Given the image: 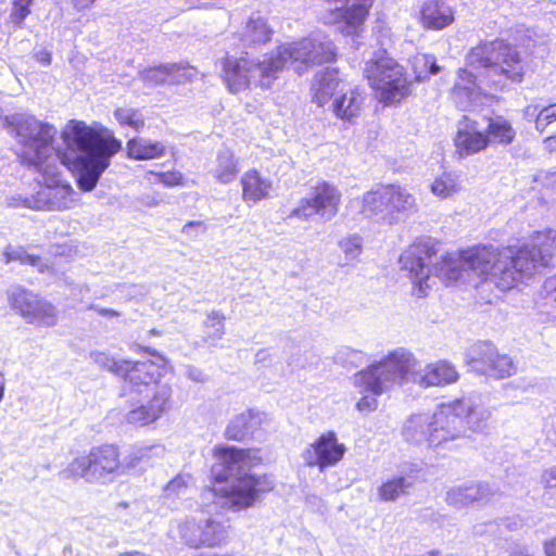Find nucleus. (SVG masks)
Returning <instances> with one entry per match:
<instances>
[{
  "label": "nucleus",
  "mask_w": 556,
  "mask_h": 556,
  "mask_svg": "<svg viewBox=\"0 0 556 556\" xmlns=\"http://www.w3.org/2000/svg\"><path fill=\"white\" fill-rule=\"evenodd\" d=\"M362 203L366 217L392 225L414 210L415 199L406 189L390 185L366 192Z\"/></svg>",
  "instance_id": "obj_9"
},
{
  "label": "nucleus",
  "mask_w": 556,
  "mask_h": 556,
  "mask_svg": "<svg viewBox=\"0 0 556 556\" xmlns=\"http://www.w3.org/2000/svg\"><path fill=\"white\" fill-rule=\"evenodd\" d=\"M147 452H153L154 456L163 457L165 454V447L161 444L134 446L129 454L126 455L123 460H121V473L125 472V470H130L139 466H143L146 455L144 453Z\"/></svg>",
  "instance_id": "obj_33"
},
{
  "label": "nucleus",
  "mask_w": 556,
  "mask_h": 556,
  "mask_svg": "<svg viewBox=\"0 0 556 556\" xmlns=\"http://www.w3.org/2000/svg\"><path fill=\"white\" fill-rule=\"evenodd\" d=\"M454 141L459 154L471 155L488 147L489 137L479 128L476 121L463 116L458 122Z\"/></svg>",
  "instance_id": "obj_18"
},
{
  "label": "nucleus",
  "mask_w": 556,
  "mask_h": 556,
  "mask_svg": "<svg viewBox=\"0 0 556 556\" xmlns=\"http://www.w3.org/2000/svg\"><path fill=\"white\" fill-rule=\"evenodd\" d=\"M216 463L211 473L216 482H226L215 489L218 505L232 511L254 506L261 497L274 489V481L266 475L250 473V451L236 447L217 448Z\"/></svg>",
  "instance_id": "obj_5"
},
{
  "label": "nucleus",
  "mask_w": 556,
  "mask_h": 556,
  "mask_svg": "<svg viewBox=\"0 0 556 556\" xmlns=\"http://www.w3.org/2000/svg\"><path fill=\"white\" fill-rule=\"evenodd\" d=\"M364 75L369 85L380 92V100L386 104L401 101L408 90L404 68L388 56L386 50H379L366 62Z\"/></svg>",
  "instance_id": "obj_8"
},
{
  "label": "nucleus",
  "mask_w": 556,
  "mask_h": 556,
  "mask_svg": "<svg viewBox=\"0 0 556 556\" xmlns=\"http://www.w3.org/2000/svg\"><path fill=\"white\" fill-rule=\"evenodd\" d=\"M468 68L459 70L466 89L504 90L510 84H520L526 73V62L516 47L503 40L482 42L466 56Z\"/></svg>",
  "instance_id": "obj_6"
},
{
  "label": "nucleus",
  "mask_w": 556,
  "mask_h": 556,
  "mask_svg": "<svg viewBox=\"0 0 556 556\" xmlns=\"http://www.w3.org/2000/svg\"><path fill=\"white\" fill-rule=\"evenodd\" d=\"M260 425L261 418L258 414L254 413L252 409H249L248 412L235 416L230 420L226 428L225 434L229 440L243 441L248 438H251L255 430L258 429Z\"/></svg>",
  "instance_id": "obj_24"
},
{
  "label": "nucleus",
  "mask_w": 556,
  "mask_h": 556,
  "mask_svg": "<svg viewBox=\"0 0 556 556\" xmlns=\"http://www.w3.org/2000/svg\"><path fill=\"white\" fill-rule=\"evenodd\" d=\"M413 486V478L399 476L387 480L378 489V495L383 502H395L403 495H407Z\"/></svg>",
  "instance_id": "obj_31"
},
{
  "label": "nucleus",
  "mask_w": 556,
  "mask_h": 556,
  "mask_svg": "<svg viewBox=\"0 0 556 556\" xmlns=\"http://www.w3.org/2000/svg\"><path fill=\"white\" fill-rule=\"evenodd\" d=\"M545 553L547 556H556V538L545 544Z\"/></svg>",
  "instance_id": "obj_64"
},
{
  "label": "nucleus",
  "mask_w": 556,
  "mask_h": 556,
  "mask_svg": "<svg viewBox=\"0 0 556 556\" xmlns=\"http://www.w3.org/2000/svg\"><path fill=\"white\" fill-rule=\"evenodd\" d=\"M431 191L440 198H448L458 191V185L451 173H444L431 184Z\"/></svg>",
  "instance_id": "obj_40"
},
{
  "label": "nucleus",
  "mask_w": 556,
  "mask_h": 556,
  "mask_svg": "<svg viewBox=\"0 0 556 556\" xmlns=\"http://www.w3.org/2000/svg\"><path fill=\"white\" fill-rule=\"evenodd\" d=\"M7 294L11 308L28 323L46 327L56 324L54 306L34 292L21 286H11Z\"/></svg>",
  "instance_id": "obj_12"
},
{
  "label": "nucleus",
  "mask_w": 556,
  "mask_h": 556,
  "mask_svg": "<svg viewBox=\"0 0 556 556\" xmlns=\"http://www.w3.org/2000/svg\"><path fill=\"white\" fill-rule=\"evenodd\" d=\"M346 85L339 78V72L333 67H326L315 74L312 83L311 91L313 94V102L319 106H324L334 97L340 94V90L344 91Z\"/></svg>",
  "instance_id": "obj_19"
},
{
  "label": "nucleus",
  "mask_w": 556,
  "mask_h": 556,
  "mask_svg": "<svg viewBox=\"0 0 556 556\" xmlns=\"http://www.w3.org/2000/svg\"><path fill=\"white\" fill-rule=\"evenodd\" d=\"M5 262L18 261L22 264H27L34 267H38L39 271H43L41 258L37 255L28 254L23 248H8L4 252Z\"/></svg>",
  "instance_id": "obj_43"
},
{
  "label": "nucleus",
  "mask_w": 556,
  "mask_h": 556,
  "mask_svg": "<svg viewBox=\"0 0 556 556\" xmlns=\"http://www.w3.org/2000/svg\"><path fill=\"white\" fill-rule=\"evenodd\" d=\"M457 379L458 374L450 363L441 361L421 368L414 354L404 348L391 351L383 359L354 376L355 384L374 395L382 394L394 384L413 382L428 388L453 383Z\"/></svg>",
  "instance_id": "obj_4"
},
{
  "label": "nucleus",
  "mask_w": 556,
  "mask_h": 556,
  "mask_svg": "<svg viewBox=\"0 0 556 556\" xmlns=\"http://www.w3.org/2000/svg\"><path fill=\"white\" fill-rule=\"evenodd\" d=\"M34 58L37 62L41 63L42 65L47 66L51 63V53L47 51L46 49H40L34 53Z\"/></svg>",
  "instance_id": "obj_57"
},
{
  "label": "nucleus",
  "mask_w": 556,
  "mask_h": 556,
  "mask_svg": "<svg viewBox=\"0 0 556 556\" xmlns=\"http://www.w3.org/2000/svg\"><path fill=\"white\" fill-rule=\"evenodd\" d=\"M121 468L117 447L113 444H104L91 448L87 456L75 458L59 472V478L61 480L83 478L89 483H108L114 479L115 475L121 473Z\"/></svg>",
  "instance_id": "obj_7"
},
{
  "label": "nucleus",
  "mask_w": 556,
  "mask_h": 556,
  "mask_svg": "<svg viewBox=\"0 0 556 556\" xmlns=\"http://www.w3.org/2000/svg\"><path fill=\"white\" fill-rule=\"evenodd\" d=\"M464 414L465 400L441 404L431 415L430 446L447 445L450 442L467 437Z\"/></svg>",
  "instance_id": "obj_11"
},
{
  "label": "nucleus",
  "mask_w": 556,
  "mask_h": 556,
  "mask_svg": "<svg viewBox=\"0 0 556 556\" xmlns=\"http://www.w3.org/2000/svg\"><path fill=\"white\" fill-rule=\"evenodd\" d=\"M165 367V358L156 355V361H138L131 362L127 359V370L123 372V378L127 386L125 392L129 395H142L146 397L161 387L159 380L163 375Z\"/></svg>",
  "instance_id": "obj_13"
},
{
  "label": "nucleus",
  "mask_w": 556,
  "mask_h": 556,
  "mask_svg": "<svg viewBox=\"0 0 556 556\" xmlns=\"http://www.w3.org/2000/svg\"><path fill=\"white\" fill-rule=\"evenodd\" d=\"M541 482L545 486V492L543 493V502L547 506H555L556 502H552L553 495L556 494V467H551L545 469L541 476Z\"/></svg>",
  "instance_id": "obj_47"
},
{
  "label": "nucleus",
  "mask_w": 556,
  "mask_h": 556,
  "mask_svg": "<svg viewBox=\"0 0 556 556\" xmlns=\"http://www.w3.org/2000/svg\"><path fill=\"white\" fill-rule=\"evenodd\" d=\"M138 75L148 87H157L168 84L167 64L144 68L140 71Z\"/></svg>",
  "instance_id": "obj_38"
},
{
  "label": "nucleus",
  "mask_w": 556,
  "mask_h": 556,
  "mask_svg": "<svg viewBox=\"0 0 556 556\" xmlns=\"http://www.w3.org/2000/svg\"><path fill=\"white\" fill-rule=\"evenodd\" d=\"M542 292L545 294L547 299H551L556 302V275L545 279L542 287Z\"/></svg>",
  "instance_id": "obj_54"
},
{
  "label": "nucleus",
  "mask_w": 556,
  "mask_h": 556,
  "mask_svg": "<svg viewBox=\"0 0 556 556\" xmlns=\"http://www.w3.org/2000/svg\"><path fill=\"white\" fill-rule=\"evenodd\" d=\"M166 147L162 142L143 137H135L127 142V154L135 160H151L165 155Z\"/></svg>",
  "instance_id": "obj_27"
},
{
  "label": "nucleus",
  "mask_w": 556,
  "mask_h": 556,
  "mask_svg": "<svg viewBox=\"0 0 556 556\" xmlns=\"http://www.w3.org/2000/svg\"><path fill=\"white\" fill-rule=\"evenodd\" d=\"M496 348L490 342H479L469 352L468 365L478 375L490 372Z\"/></svg>",
  "instance_id": "obj_29"
},
{
  "label": "nucleus",
  "mask_w": 556,
  "mask_h": 556,
  "mask_svg": "<svg viewBox=\"0 0 556 556\" xmlns=\"http://www.w3.org/2000/svg\"><path fill=\"white\" fill-rule=\"evenodd\" d=\"M89 309H94L98 312V314L102 315V316H109V317H117L119 316V313L115 309H112V308H103V307H99L97 305H93L91 304L89 306Z\"/></svg>",
  "instance_id": "obj_60"
},
{
  "label": "nucleus",
  "mask_w": 556,
  "mask_h": 556,
  "mask_svg": "<svg viewBox=\"0 0 556 556\" xmlns=\"http://www.w3.org/2000/svg\"><path fill=\"white\" fill-rule=\"evenodd\" d=\"M485 135L489 137V143L494 141L501 144H509L513 142L516 131L507 119L496 116L489 119Z\"/></svg>",
  "instance_id": "obj_32"
},
{
  "label": "nucleus",
  "mask_w": 556,
  "mask_h": 556,
  "mask_svg": "<svg viewBox=\"0 0 556 556\" xmlns=\"http://www.w3.org/2000/svg\"><path fill=\"white\" fill-rule=\"evenodd\" d=\"M29 13H30L29 7L14 0L12 11L10 13V21L15 26L21 27L24 20L29 15Z\"/></svg>",
  "instance_id": "obj_51"
},
{
  "label": "nucleus",
  "mask_w": 556,
  "mask_h": 556,
  "mask_svg": "<svg viewBox=\"0 0 556 556\" xmlns=\"http://www.w3.org/2000/svg\"><path fill=\"white\" fill-rule=\"evenodd\" d=\"M378 401L374 396H363L356 404L359 412H372L377 408Z\"/></svg>",
  "instance_id": "obj_55"
},
{
  "label": "nucleus",
  "mask_w": 556,
  "mask_h": 556,
  "mask_svg": "<svg viewBox=\"0 0 556 556\" xmlns=\"http://www.w3.org/2000/svg\"><path fill=\"white\" fill-rule=\"evenodd\" d=\"M190 480L191 478L189 476H176L165 485L163 490L164 496L167 498H172L186 495Z\"/></svg>",
  "instance_id": "obj_46"
},
{
  "label": "nucleus",
  "mask_w": 556,
  "mask_h": 556,
  "mask_svg": "<svg viewBox=\"0 0 556 556\" xmlns=\"http://www.w3.org/2000/svg\"><path fill=\"white\" fill-rule=\"evenodd\" d=\"M29 197H22V195H16V197H10L7 199V203H8V206L10 207H27L25 201L28 200Z\"/></svg>",
  "instance_id": "obj_58"
},
{
  "label": "nucleus",
  "mask_w": 556,
  "mask_h": 556,
  "mask_svg": "<svg viewBox=\"0 0 556 556\" xmlns=\"http://www.w3.org/2000/svg\"><path fill=\"white\" fill-rule=\"evenodd\" d=\"M156 181L166 187H176L184 185V176L178 170L156 173Z\"/></svg>",
  "instance_id": "obj_50"
},
{
  "label": "nucleus",
  "mask_w": 556,
  "mask_h": 556,
  "mask_svg": "<svg viewBox=\"0 0 556 556\" xmlns=\"http://www.w3.org/2000/svg\"><path fill=\"white\" fill-rule=\"evenodd\" d=\"M42 175V182L51 184L50 194V211H61L67 208V198L71 194L72 188L68 185H61L60 172L58 170L55 181H52V177L45 172H39Z\"/></svg>",
  "instance_id": "obj_34"
},
{
  "label": "nucleus",
  "mask_w": 556,
  "mask_h": 556,
  "mask_svg": "<svg viewBox=\"0 0 556 556\" xmlns=\"http://www.w3.org/2000/svg\"><path fill=\"white\" fill-rule=\"evenodd\" d=\"M339 247L348 261L356 260L363 250V239L358 235L348 236L339 241Z\"/></svg>",
  "instance_id": "obj_44"
},
{
  "label": "nucleus",
  "mask_w": 556,
  "mask_h": 556,
  "mask_svg": "<svg viewBox=\"0 0 556 556\" xmlns=\"http://www.w3.org/2000/svg\"><path fill=\"white\" fill-rule=\"evenodd\" d=\"M491 416V412L479 405H471L468 401L465 400V414H464V422L468 430L480 431L484 428L488 419Z\"/></svg>",
  "instance_id": "obj_35"
},
{
  "label": "nucleus",
  "mask_w": 556,
  "mask_h": 556,
  "mask_svg": "<svg viewBox=\"0 0 556 556\" xmlns=\"http://www.w3.org/2000/svg\"><path fill=\"white\" fill-rule=\"evenodd\" d=\"M432 429L431 415H412L403 427V437L407 442L420 444L428 442L430 445V432Z\"/></svg>",
  "instance_id": "obj_25"
},
{
  "label": "nucleus",
  "mask_w": 556,
  "mask_h": 556,
  "mask_svg": "<svg viewBox=\"0 0 556 556\" xmlns=\"http://www.w3.org/2000/svg\"><path fill=\"white\" fill-rule=\"evenodd\" d=\"M548 439L556 444V415L551 418L549 429L547 431Z\"/></svg>",
  "instance_id": "obj_63"
},
{
  "label": "nucleus",
  "mask_w": 556,
  "mask_h": 556,
  "mask_svg": "<svg viewBox=\"0 0 556 556\" xmlns=\"http://www.w3.org/2000/svg\"><path fill=\"white\" fill-rule=\"evenodd\" d=\"M206 225L202 220H190L184 225L181 232L188 237H197L199 232H205Z\"/></svg>",
  "instance_id": "obj_52"
},
{
  "label": "nucleus",
  "mask_w": 556,
  "mask_h": 556,
  "mask_svg": "<svg viewBox=\"0 0 556 556\" xmlns=\"http://www.w3.org/2000/svg\"><path fill=\"white\" fill-rule=\"evenodd\" d=\"M453 8L442 0H428L420 11V21L425 28L441 30L454 22Z\"/></svg>",
  "instance_id": "obj_21"
},
{
  "label": "nucleus",
  "mask_w": 556,
  "mask_h": 556,
  "mask_svg": "<svg viewBox=\"0 0 556 556\" xmlns=\"http://www.w3.org/2000/svg\"><path fill=\"white\" fill-rule=\"evenodd\" d=\"M270 359V353L267 349H261L255 354V363L263 364Z\"/></svg>",
  "instance_id": "obj_62"
},
{
  "label": "nucleus",
  "mask_w": 556,
  "mask_h": 556,
  "mask_svg": "<svg viewBox=\"0 0 556 556\" xmlns=\"http://www.w3.org/2000/svg\"><path fill=\"white\" fill-rule=\"evenodd\" d=\"M333 362L343 367H358L365 361V353L351 346H340L333 355Z\"/></svg>",
  "instance_id": "obj_37"
},
{
  "label": "nucleus",
  "mask_w": 556,
  "mask_h": 556,
  "mask_svg": "<svg viewBox=\"0 0 556 556\" xmlns=\"http://www.w3.org/2000/svg\"><path fill=\"white\" fill-rule=\"evenodd\" d=\"M212 173L220 184H229L236 179L239 173L238 161L230 150L225 149L218 152L216 165Z\"/></svg>",
  "instance_id": "obj_30"
},
{
  "label": "nucleus",
  "mask_w": 556,
  "mask_h": 556,
  "mask_svg": "<svg viewBox=\"0 0 556 556\" xmlns=\"http://www.w3.org/2000/svg\"><path fill=\"white\" fill-rule=\"evenodd\" d=\"M168 72V85H180L193 80L197 72L193 67L184 64L166 63Z\"/></svg>",
  "instance_id": "obj_42"
},
{
  "label": "nucleus",
  "mask_w": 556,
  "mask_h": 556,
  "mask_svg": "<svg viewBox=\"0 0 556 556\" xmlns=\"http://www.w3.org/2000/svg\"><path fill=\"white\" fill-rule=\"evenodd\" d=\"M186 375L190 380H192L194 382H204L205 381L204 372L195 366H188L186 369Z\"/></svg>",
  "instance_id": "obj_56"
},
{
  "label": "nucleus",
  "mask_w": 556,
  "mask_h": 556,
  "mask_svg": "<svg viewBox=\"0 0 556 556\" xmlns=\"http://www.w3.org/2000/svg\"><path fill=\"white\" fill-rule=\"evenodd\" d=\"M224 315L212 311L203 323V334L200 341L194 342L195 346L216 348L218 341L225 334Z\"/></svg>",
  "instance_id": "obj_28"
},
{
  "label": "nucleus",
  "mask_w": 556,
  "mask_h": 556,
  "mask_svg": "<svg viewBox=\"0 0 556 556\" xmlns=\"http://www.w3.org/2000/svg\"><path fill=\"white\" fill-rule=\"evenodd\" d=\"M45 185L46 186L41 187L35 195L29 197V199L25 201L28 208L50 211L51 184L48 181V184Z\"/></svg>",
  "instance_id": "obj_48"
},
{
  "label": "nucleus",
  "mask_w": 556,
  "mask_h": 556,
  "mask_svg": "<svg viewBox=\"0 0 556 556\" xmlns=\"http://www.w3.org/2000/svg\"><path fill=\"white\" fill-rule=\"evenodd\" d=\"M341 192L332 184L327 181L318 182L311 188L307 197L302 198L296 207L288 215V218L308 220L317 215L324 222L331 220L339 212Z\"/></svg>",
  "instance_id": "obj_10"
},
{
  "label": "nucleus",
  "mask_w": 556,
  "mask_h": 556,
  "mask_svg": "<svg viewBox=\"0 0 556 556\" xmlns=\"http://www.w3.org/2000/svg\"><path fill=\"white\" fill-rule=\"evenodd\" d=\"M242 186V200L247 203H257L270 198L273 182L263 177L256 169H249L240 179Z\"/></svg>",
  "instance_id": "obj_22"
},
{
  "label": "nucleus",
  "mask_w": 556,
  "mask_h": 556,
  "mask_svg": "<svg viewBox=\"0 0 556 556\" xmlns=\"http://www.w3.org/2000/svg\"><path fill=\"white\" fill-rule=\"evenodd\" d=\"M97 0H71V3L77 11L90 8Z\"/></svg>",
  "instance_id": "obj_61"
},
{
  "label": "nucleus",
  "mask_w": 556,
  "mask_h": 556,
  "mask_svg": "<svg viewBox=\"0 0 556 556\" xmlns=\"http://www.w3.org/2000/svg\"><path fill=\"white\" fill-rule=\"evenodd\" d=\"M90 357L99 367L108 369L116 376L123 377V372L127 370V359L116 361L102 352H92Z\"/></svg>",
  "instance_id": "obj_41"
},
{
  "label": "nucleus",
  "mask_w": 556,
  "mask_h": 556,
  "mask_svg": "<svg viewBox=\"0 0 556 556\" xmlns=\"http://www.w3.org/2000/svg\"><path fill=\"white\" fill-rule=\"evenodd\" d=\"M551 233H538L516 252L509 247L498 250L493 245H483L444 255L440 263H433L438 253L437 243L431 238H424L409 245L399 262L401 269L407 271L418 287L419 296L426 295L431 274L445 283L463 282L478 287L480 281H485L506 291L517 281L532 276L540 267L549 266L554 254Z\"/></svg>",
  "instance_id": "obj_1"
},
{
  "label": "nucleus",
  "mask_w": 556,
  "mask_h": 556,
  "mask_svg": "<svg viewBox=\"0 0 556 556\" xmlns=\"http://www.w3.org/2000/svg\"><path fill=\"white\" fill-rule=\"evenodd\" d=\"M229 526L213 518L188 521L182 538L190 547H213L223 544L228 538Z\"/></svg>",
  "instance_id": "obj_15"
},
{
  "label": "nucleus",
  "mask_w": 556,
  "mask_h": 556,
  "mask_svg": "<svg viewBox=\"0 0 556 556\" xmlns=\"http://www.w3.org/2000/svg\"><path fill=\"white\" fill-rule=\"evenodd\" d=\"M336 56L333 42L327 36L315 33L308 38L281 46L276 53L264 54L262 59L226 56L223 60V78L232 93L251 86L269 88L288 64L302 75L308 66L332 62Z\"/></svg>",
  "instance_id": "obj_3"
},
{
  "label": "nucleus",
  "mask_w": 556,
  "mask_h": 556,
  "mask_svg": "<svg viewBox=\"0 0 556 556\" xmlns=\"http://www.w3.org/2000/svg\"><path fill=\"white\" fill-rule=\"evenodd\" d=\"M271 29L265 18L258 13H253L241 31V41L244 46H256L270 39Z\"/></svg>",
  "instance_id": "obj_26"
},
{
  "label": "nucleus",
  "mask_w": 556,
  "mask_h": 556,
  "mask_svg": "<svg viewBox=\"0 0 556 556\" xmlns=\"http://www.w3.org/2000/svg\"><path fill=\"white\" fill-rule=\"evenodd\" d=\"M124 395L131 397L130 409L125 415L127 424L143 427L157 420L169 407V400L172 396V389L162 384L159 387L150 397L135 400L134 394L129 395L125 392Z\"/></svg>",
  "instance_id": "obj_14"
},
{
  "label": "nucleus",
  "mask_w": 556,
  "mask_h": 556,
  "mask_svg": "<svg viewBox=\"0 0 556 556\" xmlns=\"http://www.w3.org/2000/svg\"><path fill=\"white\" fill-rule=\"evenodd\" d=\"M350 1L351 0H327V2L334 4L330 10L336 13V17L345 22L346 33L354 34L368 15L371 1H354L349 5Z\"/></svg>",
  "instance_id": "obj_20"
},
{
  "label": "nucleus",
  "mask_w": 556,
  "mask_h": 556,
  "mask_svg": "<svg viewBox=\"0 0 556 556\" xmlns=\"http://www.w3.org/2000/svg\"><path fill=\"white\" fill-rule=\"evenodd\" d=\"M515 371L516 368L511 358L507 355H500L495 350V357L492 359L490 372H486L485 376L503 379L514 375Z\"/></svg>",
  "instance_id": "obj_39"
},
{
  "label": "nucleus",
  "mask_w": 556,
  "mask_h": 556,
  "mask_svg": "<svg viewBox=\"0 0 556 556\" xmlns=\"http://www.w3.org/2000/svg\"><path fill=\"white\" fill-rule=\"evenodd\" d=\"M498 523H500V527L503 526L509 531L518 530L521 527V520H519V519H514V520L503 519Z\"/></svg>",
  "instance_id": "obj_59"
},
{
  "label": "nucleus",
  "mask_w": 556,
  "mask_h": 556,
  "mask_svg": "<svg viewBox=\"0 0 556 556\" xmlns=\"http://www.w3.org/2000/svg\"><path fill=\"white\" fill-rule=\"evenodd\" d=\"M556 121V103L542 108L535 118V129L544 132L546 127Z\"/></svg>",
  "instance_id": "obj_49"
},
{
  "label": "nucleus",
  "mask_w": 556,
  "mask_h": 556,
  "mask_svg": "<svg viewBox=\"0 0 556 556\" xmlns=\"http://www.w3.org/2000/svg\"><path fill=\"white\" fill-rule=\"evenodd\" d=\"M412 66L418 81H425L430 76L437 75L441 70L435 58L431 54L415 55L412 60Z\"/></svg>",
  "instance_id": "obj_36"
},
{
  "label": "nucleus",
  "mask_w": 556,
  "mask_h": 556,
  "mask_svg": "<svg viewBox=\"0 0 556 556\" xmlns=\"http://www.w3.org/2000/svg\"><path fill=\"white\" fill-rule=\"evenodd\" d=\"M500 528V523L497 521H488L476 523L472 528V531L476 535L482 536L485 534H495Z\"/></svg>",
  "instance_id": "obj_53"
},
{
  "label": "nucleus",
  "mask_w": 556,
  "mask_h": 556,
  "mask_svg": "<svg viewBox=\"0 0 556 556\" xmlns=\"http://www.w3.org/2000/svg\"><path fill=\"white\" fill-rule=\"evenodd\" d=\"M345 453V446L338 442L333 431L320 435L302 454L305 464L309 467L317 466L320 470L334 466Z\"/></svg>",
  "instance_id": "obj_16"
},
{
  "label": "nucleus",
  "mask_w": 556,
  "mask_h": 556,
  "mask_svg": "<svg viewBox=\"0 0 556 556\" xmlns=\"http://www.w3.org/2000/svg\"><path fill=\"white\" fill-rule=\"evenodd\" d=\"M7 122L23 147V163L37 172L49 174L55 181L58 162L61 161L74 168L77 186L84 192L97 187L112 157L122 149L121 140L109 130L96 131L81 122H73L63 134L66 151L53 153L52 143L56 135L53 125L40 122L30 114H14L7 117Z\"/></svg>",
  "instance_id": "obj_2"
},
{
  "label": "nucleus",
  "mask_w": 556,
  "mask_h": 556,
  "mask_svg": "<svg viewBox=\"0 0 556 556\" xmlns=\"http://www.w3.org/2000/svg\"><path fill=\"white\" fill-rule=\"evenodd\" d=\"M497 495L498 488L483 482H470L451 488L445 501L450 506L462 509L472 504H485Z\"/></svg>",
  "instance_id": "obj_17"
},
{
  "label": "nucleus",
  "mask_w": 556,
  "mask_h": 556,
  "mask_svg": "<svg viewBox=\"0 0 556 556\" xmlns=\"http://www.w3.org/2000/svg\"><path fill=\"white\" fill-rule=\"evenodd\" d=\"M114 116L121 125H127L136 130H139L144 126L143 119L138 114V111L134 109H116Z\"/></svg>",
  "instance_id": "obj_45"
},
{
  "label": "nucleus",
  "mask_w": 556,
  "mask_h": 556,
  "mask_svg": "<svg viewBox=\"0 0 556 556\" xmlns=\"http://www.w3.org/2000/svg\"><path fill=\"white\" fill-rule=\"evenodd\" d=\"M363 101L364 98L356 89L346 88L344 91L340 90V94L334 97L331 110L338 118L351 123L359 115Z\"/></svg>",
  "instance_id": "obj_23"
}]
</instances>
